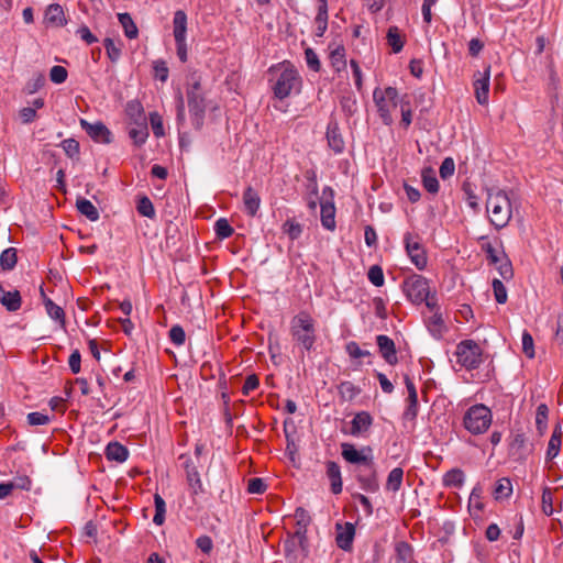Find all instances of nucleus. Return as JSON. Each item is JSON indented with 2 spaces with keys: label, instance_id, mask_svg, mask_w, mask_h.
I'll return each mask as SVG.
<instances>
[{
  "label": "nucleus",
  "instance_id": "f257e3e1",
  "mask_svg": "<svg viewBox=\"0 0 563 563\" xmlns=\"http://www.w3.org/2000/svg\"><path fill=\"white\" fill-rule=\"evenodd\" d=\"M268 71L272 75V90L277 99L283 100L291 93L300 92L301 77L289 62L272 66Z\"/></svg>",
  "mask_w": 563,
  "mask_h": 563
},
{
  "label": "nucleus",
  "instance_id": "f03ea898",
  "mask_svg": "<svg viewBox=\"0 0 563 563\" xmlns=\"http://www.w3.org/2000/svg\"><path fill=\"white\" fill-rule=\"evenodd\" d=\"M486 212L490 224L496 230L508 225L512 217V208L510 199L504 190L489 189L487 191Z\"/></svg>",
  "mask_w": 563,
  "mask_h": 563
},
{
  "label": "nucleus",
  "instance_id": "7ed1b4c3",
  "mask_svg": "<svg viewBox=\"0 0 563 563\" xmlns=\"http://www.w3.org/2000/svg\"><path fill=\"white\" fill-rule=\"evenodd\" d=\"M290 334L301 352L313 349L317 340L316 323L309 312L300 311L291 319Z\"/></svg>",
  "mask_w": 563,
  "mask_h": 563
},
{
  "label": "nucleus",
  "instance_id": "20e7f679",
  "mask_svg": "<svg viewBox=\"0 0 563 563\" xmlns=\"http://www.w3.org/2000/svg\"><path fill=\"white\" fill-rule=\"evenodd\" d=\"M373 100L376 106L379 118L385 125L394 123L393 111L398 106V90L395 87L379 88L373 91Z\"/></svg>",
  "mask_w": 563,
  "mask_h": 563
},
{
  "label": "nucleus",
  "instance_id": "39448f33",
  "mask_svg": "<svg viewBox=\"0 0 563 563\" xmlns=\"http://www.w3.org/2000/svg\"><path fill=\"white\" fill-rule=\"evenodd\" d=\"M493 415L488 407L478 404L470 407L464 417L463 426L472 434H482L488 430Z\"/></svg>",
  "mask_w": 563,
  "mask_h": 563
},
{
  "label": "nucleus",
  "instance_id": "423d86ee",
  "mask_svg": "<svg viewBox=\"0 0 563 563\" xmlns=\"http://www.w3.org/2000/svg\"><path fill=\"white\" fill-rule=\"evenodd\" d=\"M456 362L467 371L476 369L483 363V350L474 340H463L456 345Z\"/></svg>",
  "mask_w": 563,
  "mask_h": 563
},
{
  "label": "nucleus",
  "instance_id": "0eeeda50",
  "mask_svg": "<svg viewBox=\"0 0 563 563\" xmlns=\"http://www.w3.org/2000/svg\"><path fill=\"white\" fill-rule=\"evenodd\" d=\"M402 291L410 302L420 305L430 295L429 280L422 275L412 274L402 282Z\"/></svg>",
  "mask_w": 563,
  "mask_h": 563
},
{
  "label": "nucleus",
  "instance_id": "6e6552de",
  "mask_svg": "<svg viewBox=\"0 0 563 563\" xmlns=\"http://www.w3.org/2000/svg\"><path fill=\"white\" fill-rule=\"evenodd\" d=\"M405 249L411 263L419 269L422 271L427 267L428 257L423 245L420 242V238L417 234L406 233L404 236Z\"/></svg>",
  "mask_w": 563,
  "mask_h": 563
},
{
  "label": "nucleus",
  "instance_id": "1a4fd4ad",
  "mask_svg": "<svg viewBox=\"0 0 563 563\" xmlns=\"http://www.w3.org/2000/svg\"><path fill=\"white\" fill-rule=\"evenodd\" d=\"M355 477L363 490L367 493H375L379 489L374 460L365 465L357 466L355 468Z\"/></svg>",
  "mask_w": 563,
  "mask_h": 563
},
{
  "label": "nucleus",
  "instance_id": "9d476101",
  "mask_svg": "<svg viewBox=\"0 0 563 563\" xmlns=\"http://www.w3.org/2000/svg\"><path fill=\"white\" fill-rule=\"evenodd\" d=\"M372 448L364 446L357 450L354 444L344 442L341 444V455L350 464L362 466L373 461Z\"/></svg>",
  "mask_w": 563,
  "mask_h": 563
},
{
  "label": "nucleus",
  "instance_id": "9b49d317",
  "mask_svg": "<svg viewBox=\"0 0 563 563\" xmlns=\"http://www.w3.org/2000/svg\"><path fill=\"white\" fill-rule=\"evenodd\" d=\"M489 79L490 66H487L483 73L476 71L474 74L473 86L475 90V97L477 102L482 106L488 103Z\"/></svg>",
  "mask_w": 563,
  "mask_h": 563
},
{
  "label": "nucleus",
  "instance_id": "f8f14e48",
  "mask_svg": "<svg viewBox=\"0 0 563 563\" xmlns=\"http://www.w3.org/2000/svg\"><path fill=\"white\" fill-rule=\"evenodd\" d=\"M187 99L189 112L197 121V128L202 124L205 111H206V102L203 92H196L195 89L187 90Z\"/></svg>",
  "mask_w": 563,
  "mask_h": 563
},
{
  "label": "nucleus",
  "instance_id": "ddd939ff",
  "mask_svg": "<svg viewBox=\"0 0 563 563\" xmlns=\"http://www.w3.org/2000/svg\"><path fill=\"white\" fill-rule=\"evenodd\" d=\"M80 125L95 142L104 144L111 142V132L102 122L89 123L81 119Z\"/></svg>",
  "mask_w": 563,
  "mask_h": 563
},
{
  "label": "nucleus",
  "instance_id": "4468645a",
  "mask_svg": "<svg viewBox=\"0 0 563 563\" xmlns=\"http://www.w3.org/2000/svg\"><path fill=\"white\" fill-rule=\"evenodd\" d=\"M373 424V417L367 411H360L355 413L354 418L351 421V427L349 431L345 433L352 437H362L364 435Z\"/></svg>",
  "mask_w": 563,
  "mask_h": 563
},
{
  "label": "nucleus",
  "instance_id": "2eb2a0df",
  "mask_svg": "<svg viewBox=\"0 0 563 563\" xmlns=\"http://www.w3.org/2000/svg\"><path fill=\"white\" fill-rule=\"evenodd\" d=\"M335 529H336V536H335L336 545L344 551L351 550L353 540L355 537L354 525L351 522H345L344 525L336 523Z\"/></svg>",
  "mask_w": 563,
  "mask_h": 563
},
{
  "label": "nucleus",
  "instance_id": "dca6fc26",
  "mask_svg": "<svg viewBox=\"0 0 563 563\" xmlns=\"http://www.w3.org/2000/svg\"><path fill=\"white\" fill-rule=\"evenodd\" d=\"M376 343L382 357L389 365H396L398 363L396 346L394 341L384 334H379L376 338Z\"/></svg>",
  "mask_w": 563,
  "mask_h": 563
},
{
  "label": "nucleus",
  "instance_id": "f3484780",
  "mask_svg": "<svg viewBox=\"0 0 563 563\" xmlns=\"http://www.w3.org/2000/svg\"><path fill=\"white\" fill-rule=\"evenodd\" d=\"M327 467V477L330 481L331 492L334 495H338L342 492V476H341V467L334 461H328L325 464Z\"/></svg>",
  "mask_w": 563,
  "mask_h": 563
},
{
  "label": "nucleus",
  "instance_id": "a211bd4d",
  "mask_svg": "<svg viewBox=\"0 0 563 563\" xmlns=\"http://www.w3.org/2000/svg\"><path fill=\"white\" fill-rule=\"evenodd\" d=\"M320 207H321V224H322V227L329 231H333L336 227L334 202L324 200V201H321Z\"/></svg>",
  "mask_w": 563,
  "mask_h": 563
},
{
  "label": "nucleus",
  "instance_id": "6ab92c4d",
  "mask_svg": "<svg viewBox=\"0 0 563 563\" xmlns=\"http://www.w3.org/2000/svg\"><path fill=\"white\" fill-rule=\"evenodd\" d=\"M243 205L244 211L250 217L256 216L257 211L260 210L261 198L251 186H249L243 192Z\"/></svg>",
  "mask_w": 563,
  "mask_h": 563
},
{
  "label": "nucleus",
  "instance_id": "aec40b11",
  "mask_svg": "<svg viewBox=\"0 0 563 563\" xmlns=\"http://www.w3.org/2000/svg\"><path fill=\"white\" fill-rule=\"evenodd\" d=\"M426 325L430 334L435 340L442 339L444 333L448 331L444 320L438 311L426 320Z\"/></svg>",
  "mask_w": 563,
  "mask_h": 563
},
{
  "label": "nucleus",
  "instance_id": "412c9836",
  "mask_svg": "<svg viewBox=\"0 0 563 563\" xmlns=\"http://www.w3.org/2000/svg\"><path fill=\"white\" fill-rule=\"evenodd\" d=\"M483 487L481 484H476L470 495L468 498V510L472 514V516H478L485 508L484 501H483Z\"/></svg>",
  "mask_w": 563,
  "mask_h": 563
},
{
  "label": "nucleus",
  "instance_id": "4be33fe9",
  "mask_svg": "<svg viewBox=\"0 0 563 563\" xmlns=\"http://www.w3.org/2000/svg\"><path fill=\"white\" fill-rule=\"evenodd\" d=\"M106 457L109 461L122 463L129 456L128 449L119 442H110L106 448Z\"/></svg>",
  "mask_w": 563,
  "mask_h": 563
},
{
  "label": "nucleus",
  "instance_id": "5701e85b",
  "mask_svg": "<svg viewBox=\"0 0 563 563\" xmlns=\"http://www.w3.org/2000/svg\"><path fill=\"white\" fill-rule=\"evenodd\" d=\"M465 482V474L461 468H452L448 471L442 478L445 487L461 488Z\"/></svg>",
  "mask_w": 563,
  "mask_h": 563
},
{
  "label": "nucleus",
  "instance_id": "b1692460",
  "mask_svg": "<svg viewBox=\"0 0 563 563\" xmlns=\"http://www.w3.org/2000/svg\"><path fill=\"white\" fill-rule=\"evenodd\" d=\"M45 19L47 20V22L56 26H64L67 23L64 10L62 5L57 3H53L47 7L45 12Z\"/></svg>",
  "mask_w": 563,
  "mask_h": 563
},
{
  "label": "nucleus",
  "instance_id": "393cba45",
  "mask_svg": "<svg viewBox=\"0 0 563 563\" xmlns=\"http://www.w3.org/2000/svg\"><path fill=\"white\" fill-rule=\"evenodd\" d=\"M173 25H174V37L175 40H186V33H187V14L178 10L174 14L173 19Z\"/></svg>",
  "mask_w": 563,
  "mask_h": 563
},
{
  "label": "nucleus",
  "instance_id": "a878e982",
  "mask_svg": "<svg viewBox=\"0 0 563 563\" xmlns=\"http://www.w3.org/2000/svg\"><path fill=\"white\" fill-rule=\"evenodd\" d=\"M327 140L329 146L336 153H342L344 150V141L336 125H329L327 131Z\"/></svg>",
  "mask_w": 563,
  "mask_h": 563
},
{
  "label": "nucleus",
  "instance_id": "bb28decb",
  "mask_svg": "<svg viewBox=\"0 0 563 563\" xmlns=\"http://www.w3.org/2000/svg\"><path fill=\"white\" fill-rule=\"evenodd\" d=\"M76 207L77 210L90 221H97L100 217L98 209L86 198L77 199Z\"/></svg>",
  "mask_w": 563,
  "mask_h": 563
},
{
  "label": "nucleus",
  "instance_id": "cd10ccee",
  "mask_svg": "<svg viewBox=\"0 0 563 563\" xmlns=\"http://www.w3.org/2000/svg\"><path fill=\"white\" fill-rule=\"evenodd\" d=\"M512 494V484L509 478L503 477L496 482L493 496L496 500L507 499Z\"/></svg>",
  "mask_w": 563,
  "mask_h": 563
},
{
  "label": "nucleus",
  "instance_id": "c85d7f7f",
  "mask_svg": "<svg viewBox=\"0 0 563 563\" xmlns=\"http://www.w3.org/2000/svg\"><path fill=\"white\" fill-rule=\"evenodd\" d=\"M118 20L123 27L124 34L128 38H136L139 35L137 26L135 25L132 16L124 12L118 14Z\"/></svg>",
  "mask_w": 563,
  "mask_h": 563
},
{
  "label": "nucleus",
  "instance_id": "c756f323",
  "mask_svg": "<svg viewBox=\"0 0 563 563\" xmlns=\"http://www.w3.org/2000/svg\"><path fill=\"white\" fill-rule=\"evenodd\" d=\"M0 303H2L8 311L14 312L21 308V296L18 290L4 291L1 297Z\"/></svg>",
  "mask_w": 563,
  "mask_h": 563
},
{
  "label": "nucleus",
  "instance_id": "7c9ffc66",
  "mask_svg": "<svg viewBox=\"0 0 563 563\" xmlns=\"http://www.w3.org/2000/svg\"><path fill=\"white\" fill-rule=\"evenodd\" d=\"M387 43L391 47L393 53L397 54L404 48L405 41L397 26H390L387 31Z\"/></svg>",
  "mask_w": 563,
  "mask_h": 563
},
{
  "label": "nucleus",
  "instance_id": "2f4dec72",
  "mask_svg": "<svg viewBox=\"0 0 563 563\" xmlns=\"http://www.w3.org/2000/svg\"><path fill=\"white\" fill-rule=\"evenodd\" d=\"M421 177L423 187L428 192L437 194L439 191V181L433 169H423Z\"/></svg>",
  "mask_w": 563,
  "mask_h": 563
},
{
  "label": "nucleus",
  "instance_id": "473e14b6",
  "mask_svg": "<svg viewBox=\"0 0 563 563\" xmlns=\"http://www.w3.org/2000/svg\"><path fill=\"white\" fill-rule=\"evenodd\" d=\"M45 309L47 314L55 321H58L59 324L65 327V312L62 307L54 303L49 298H45L44 300Z\"/></svg>",
  "mask_w": 563,
  "mask_h": 563
},
{
  "label": "nucleus",
  "instance_id": "72a5a7b5",
  "mask_svg": "<svg viewBox=\"0 0 563 563\" xmlns=\"http://www.w3.org/2000/svg\"><path fill=\"white\" fill-rule=\"evenodd\" d=\"M189 489L194 497L203 493V486L200 479V474L197 470H190L186 476Z\"/></svg>",
  "mask_w": 563,
  "mask_h": 563
},
{
  "label": "nucleus",
  "instance_id": "f704fd0d",
  "mask_svg": "<svg viewBox=\"0 0 563 563\" xmlns=\"http://www.w3.org/2000/svg\"><path fill=\"white\" fill-rule=\"evenodd\" d=\"M155 515L153 522L156 526H162L165 522L166 504L159 494L154 495Z\"/></svg>",
  "mask_w": 563,
  "mask_h": 563
},
{
  "label": "nucleus",
  "instance_id": "c9c22d12",
  "mask_svg": "<svg viewBox=\"0 0 563 563\" xmlns=\"http://www.w3.org/2000/svg\"><path fill=\"white\" fill-rule=\"evenodd\" d=\"M404 471L400 467L393 468L387 477V489L397 492L402 484Z\"/></svg>",
  "mask_w": 563,
  "mask_h": 563
},
{
  "label": "nucleus",
  "instance_id": "e433bc0d",
  "mask_svg": "<svg viewBox=\"0 0 563 563\" xmlns=\"http://www.w3.org/2000/svg\"><path fill=\"white\" fill-rule=\"evenodd\" d=\"M283 232L285 234H287V236L291 240V241H295L297 240L301 233H302V227L300 223L296 222L295 220L292 219H288L285 221V223L283 224Z\"/></svg>",
  "mask_w": 563,
  "mask_h": 563
},
{
  "label": "nucleus",
  "instance_id": "4c0bfd02",
  "mask_svg": "<svg viewBox=\"0 0 563 563\" xmlns=\"http://www.w3.org/2000/svg\"><path fill=\"white\" fill-rule=\"evenodd\" d=\"M136 210L143 217H146L150 219H153L155 217L154 206H153L151 199L146 196H142L137 200Z\"/></svg>",
  "mask_w": 563,
  "mask_h": 563
},
{
  "label": "nucleus",
  "instance_id": "58836bf2",
  "mask_svg": "<svg viewBox=\"0 0 563 563\" xmlns=\"http://www.w3.org/2000/svg\"><path fill=\"white\" fill-rule=\"evenodd\" d=\"M16 251L13 247L7 249L1 253L0 265L2 269L10 271L16 264Z\"/></svg>",
  "mask_w": 563,
  "mask_h": 563
},
{
  "label": "nucleus",
  "instance_id": "ea45409f",
  "mask_svg": "<svg viewBox=\"0 0 563 563\" xmlns=\"http://www.w3.org/2000/svg\"><path fill=\"white\" fill-rule=\"evenodd\" d=\"M560 448H561V432L558 430H554L549 440V443H548L547 459H549V460L554 459L559 454Z\"/></svg>",
  "mask_w": 563,
  "mask_h": 563
},
{
  "label": "nucleus",
  "instance_id": "a19ab883",
  "mask_svg": "<svg viewBox=\"0 0 563 563\" xmlns=\"http://www.w3.org/2000/svg\"><path fill=\"white\" fill-rule=\"evenodd\" d=\"M406 402L407 406L402 413V419L406 421H415L419 411L418 397L407 398Z\"/></svg>",
  "mask_w": 563,
  "mask_h": 563
},
{
  "label": "nucleus",
  "instance_id": "79ce46f5",
  "mask_svg": "<svg viewBox=\"0 0 563 563\" xmlns=\"http://www.w3.org/2000/svg\"><path fill=\"white\" fill-rule=\"evenodd\" d=\"M214 232L219 239H228L233 234L234 230L227 219L221 218L214 223Z\"/></svg>",
  "mask_w": 563,
  "mask_h": 563
},
{
  "label": "nucleus",
  "instance_id": "37998d69",
  "mask_svg": "<svg viewBox=\"0 0 563 563\" xmlns=\"http://www.w3.org/2000/svg\"><path fill=\"white\" fill-rule=\"evenodd\" d=\"M130 137L133 140L134 144L141 146L145 143L148 137V130L145 124H142L137 128H133L129 131Z\"/></svg>",
  "mask_w": 563,
  "mask_h": 563
},
{
  "label": "nucleus",
  "instance_id": "c03bdc74",
  "mask_svg": "<svg viewBox=\"0 0 563 563\" xmlns=\"http://www.w3.org/2000/svg\"><path fill=\"white\" fill-rule=\"evenodd\" d=\"M549 408L545 404H540L536 412V424L538 430L542 433L547 429Z\"/></svg>",
  "mask_w": 563,
  "mask_h": 563
},
{
  "label": "nucleus",
  "instance_id": "a18cd8bd",
  "mask_svg": "<svg viewBox=\"0 0 563 563\" xmlns=\"http://www.w3.org/2000/svg\"><path fill=\"white\" fill-rule=\"evenodd\" d=\"M368 280L376 287H382L385 283L383 268L378 265H373L367 272Z\"/></svg>",
  "mask_w": 563,
  "mask_h": 563
},
{
  "label": "nucleus",
  "instance_id": "49530a36",
  "mask_svg": "<svg viewBox=\"0 0 563 563\" xmlns=\"http://www.w3.org/2000/svg\"><path fill=\"white\" fill-rule=\"evenodd\" d=\"M168 336L176 346H181L186 341V333L179 324H175L170 328Z\"/></svg>",
  "mask_w": 563,
  "mask_h": 563
},
{
  "label": "nucleus",
  "instance_id": "de8ad7c7",
  "mask_svg": "<svg viewBox=\"0 0 563 563\" xmlns=\"http://www.w3.org/2000/svg\"><path fill=\"white\" fill-rule=\"evenodd\" d=\"M483 251L486 253L490 264L497 265L505 255L504 251H497L490 243L483 244Z\"/></svg>",
  "mask_w": 563,
  "mask_h": 563
},
{
  "label": "nucleus",
  "instance_id": "09e8293b",
  "mask_svg": "<svg viewBox=\"0 0 563 563\" xmlns=\"http://www.w3.org/2000/svg\"><path fill=\"white\" fill-rule=\"evenodd\" d=\"M153 70L155 78L159 79L162 82H165L168 78V67L165 60L156 59L153 62Z\"/></svg>",
  "mask_w": 563,
  "mask_h": 563
},
{
  "label": "nucleus",
  "instance_id": "8fccbe9b",
  "mask_svg": "<svg viewBox=\"0 0 563 563\" xmlns=\"http://www.w3.org/2000/svg\"><path fill=\"white\" fill-rule=\"evenodd\" d=\"M68 76L67 69L63 66L56 65L53 66L49 70V79L54 84H63L66 81Z\"/></svg>",
  "mask_w": 563,
  "mask_h": 563
},
{
  "label": "nucleus",
  "instance_id": "3c124183",
  "mask_svg": "<svg viewBox=\"0 0 563 563\" xmlns=\"http://www.w3.org/2000/svg\"><path fill=\"white\" fill-rule=\"evenodd\" d=\"M396 554H397V562H404L410 560L411 558V547L409 543L405 541H400L396 544Z\"/></svg>",
  "mask_w": 563,
  "mask_h": 563
},
{
  "label": "nucleus",
  "instance_id": "603ef678",
  "mask_svg": "<svg viewBox=\"0 0 563 563\" xmlns=\"http://www.w3.org/2000/svg\"><path fill=\"white\" fill-rule=\"evenodd\" d=\"M45 82V77L42 74H36L32 79H30L25 85V91L29 95H33L37 92Z\"/></svg>",
  "mask_w": 563,
  "mask_h": 563
},
{
  "label": "nucleus",
  "instance_id": "864d4df0",
  "mask_svg": "<svg viewBox=\"0 0 563 563\" xmlns=\"http://www.w3.org/2000/svg\"><path fill=\"white\" fill-rule=\"evenodd\" d=\"M104 48L108 57L112 62H117L121 56V47L112 38L104 40Z\"/></svg>",
  "mask_w": 563,
  "mask_h": 563
},
{
  "label": "nucleus",
  "instance_id": "5fc2aeb1",
  "mask_svg": "<svg viewBox=\"0 0 563 563\" xmlns=\"http://www.w3.org/2000/svg\"><path fill=\"white\" fill-rule=\"evenodd\" d=\"M267 486L263 478L252 477L247 483V492L250 494L261 495L266 490Z\"/></svg>",
  "mask_w": 563,
  "mask_h": 563
},
{
  "label": "nucleus",
  "instance_id": "6e6d98bb",
  "mask_svg": "<svg viewBox=\"0 0 563 563\" xmlns=\"http://www.w3.org/2000/svg\"><path fill=\"white\" fill-rule=\"evenodd\" d=\"M521 343H522V352L525 353V355L529 358H533L534 357L533 339H532V335L528 331H523L522 338H521Z\"/></svg>",
  "mask_w": 563,
  "mask_h": 563
},
{
  "label": "nucleus",
  "instance_id": "4d7b16f0",
  "mask_svg": "<svg viewBox=\"0 0 563 563\" xmlns=\"http://www.w3.org/2000/svg\"><path fill=\"white\" fill-rule=\"evenodd\" d=\"M499 272V275L504 279H510L514 276L512 265L507 256H504L497 265H495Z\"/></svg>",
  "mask_w": 563,
  "mask_h": 563
},
{
  "label": "nucleus",
  "instance_id": "13d9d810",
  "mask_svg": "<svg viewBox=\"0 0 563 563\" xmlns=\"http://www.w3.org/2000/svg\"><path fill=\"white\" fill-rule=\"evenodd\" d=\"M346 353L352 358H362L365 356H369L371 353L366 350H362L358 344L354 341H351L345 346Z\"/></svg>",
  "mask_w": 563,
  "mask_h": 563
},
{
  "label": "nucleus",
  "instance_id": "bf43d9fd",
  "mask_svg": "<svg viewBox=\"0 0 563 563\" xmlns=\"http://www.w3.org/2000/svg\"><path fill=\"white\" fill-rule=\"evenodd\" d=\"M493 290L495 295V299L498 303H505L507 301V290L504 286L503 282L499 279L493 280Z\"/></svg>",
  "mask_w": 563,
  "mask_h": 563
},
{
  "label": "nucleus",
  "instance_id": "052dcab7",
  "mask_svg": "<svg viewBox=\"0 0 563 563\" xmlns=\"http://www.w3.org/2000/svg\"><path fill=\"white\" fill-rule=\"evenodd\" d=\"M27 423L30 426H44L51 421V418L47 415H44L38 411L30 412L26 416Z\"/></svg>",
  "mask_w": 563,
  "mask_h": 563
},
{
  "label": "nucleus",
  "instance_id": "680f3d73",
  "mask_svg": "<svg viewBox=\"0 0 563 563\" xmlns=\"http://www.w3.org/2000/svg\"><path fill=\"white\" fill-rule=\"evenodd\" d=\"M454 170H455V164H454L453 158H451V157L444 158L443 162L441 163V166L439 169L441 178L446 179V178L451 177L454 174Z\"/></svg>",
  "mask_w": 563,
  "mask_h": 563
},
{
  "label": "nucleus",
  "instance_id": "e2e57ef3",
  "mask_svg": "<svg viewBox=\"0 0 563 563\" xmlns=\"http://www.w3.org/2000/svg\"><path fill=\"white\" fill-rule=\"evenodd\" d=\"M331 62L338 70L345 67V54L343 47H338L331 53Z\"/></svg>",
  "mask_w": 563,
  "mask_h": 563
},
{
  "label": "nucleus",
  "instance_id": "0e129e2a",
  "mask_svg": "<svg viewBox=\"0 0 563 563\" xmlns=\"http://www.w3.org/2000/svg\"><path fill=\"white\" fill-rule=\"evenodd\" d=\"M401 125L407 129L412 122V112L408 101H400Z\"/></svg>",
  "mask_w": 563,
  "mask_h": 563
},
{
  "label": "nucleus",
  "instance_id": "69168bd1",
  "mask_svg": "<svg viewBox=\"0 0 563 563\" xmlns=\"http://www.w3.org/2000/svg\"><path fill=\"white\" fill-rule=\"evenodd\" d=\"M260 386V379L256 375L252 374L245 378L242 387L243 395L247 396Z\"/></svg>",
  "mask_w": 563,
  "mask_h": 563
},
{
  "label": "nucleus",
  "instance_id": "338daca9",
  "mask_svg": "<svg viewBox=\"0 0 563 563\" xmlns=\"http://www.w3.org/2000/svg\"><path fill=\"white\" fill-rule=\"evenodd\" d=\"M62 146L69 157H75L79 154V143L74 139L63 141Z\"/></svg>",
  "mask_w": 563,
  "mask_h": 563
},
{
  "label": "nucleus",
  "instance_id": "774afa93",
  "mask_svg": "<svg viewBox=\"0 0 563 563\" xmlns=\"http://www.w3.org/2000/svg\"><path fill=\"white\" fill-rule=\"evenodd\" d=\"M197 548L202 551L205 554H209L213 549L212 539L209 536H200L196 540Z\"/></svg>",
  "mask_w": 563,
  "mask_h": 563
}]
</instances>
